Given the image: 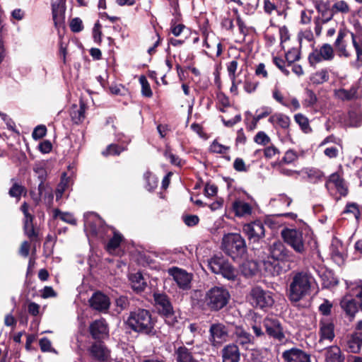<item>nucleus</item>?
<instances>
[{"label":"nucleus","instance_id":"1","mask_svg":"<svg viewBox=\"0 0 362 362\" xmlns=\"http://www.w3.org/2000/svg\"><path fill=\"white\" fill-rule=\"evenodd\" d=\"M269 251L273 261L264 260L262 262L267 275L279 276L289 269L288 266L285 268L281 264L284 262L292 261L293 254L286 247L283 243L275 241L270 246Z\"/></svg>","mask_w":362,"mask_h":362},{"label":"nucleus","instance_id":"2","mask_svg":"<svg viewBox=\"0 0 362 362\" xmlns=\"http://www.w3.org/2000/svg\"><path fill=\"white\" fill-rule=\"evenodd\" d=\"M156 322V319L148 310L137 308L129 313L125 325L134 332L153 337L157 333L155 328Z\"/></svg>","mask_w":362,"mask_h":362},{"label":"nucleus","instance_id":"3","mask_svg":"<svg viewBox=\"0 0 362 362\" xmlns=\"http://www.w3.org/2000/svg\"><path fill=\"white\" fill-rule=\"evenodd\" d=\"M315 280L312 274L306 270L294 271L291 274L288 289V297L297 303L309 295Z\"/></svg>","mask_w":362,"mask_h":362},{"label":"nucleus","instance_id":"4","mask_svg":"<svg viewBox=\"0 0 362 362\" xmlns=\"http://www.w3.org/2000/svg\"><path fill=\"white\" fill-rule=\"evenodd\" d=\"M230 299V294L227 288L215 286L206 292L204 303L210 311L217 312L226 307Z\"/></svg>","mask_w":362,"mask_h":362},{"label":"nucleus","instance_id":"5","mask_svg":"<svg viewBox=\"0 0 362 362\" xmlns=\"http://www.w3.org/2000/svg\"><path fill=\"white\" fill-rule=\"evenodd\" d=\"M340 306L346 315L352 320L359 308H362V285L352 284L349 287V295L341 300Z\"/></svg>","mask_w":362,"mask_h":362},{"label":"nucleus","instance_id":"6","mask_svg":"<svg viewBox=\"0 0 362 362\" xmlns=\"http://www.w3.org/2000/svg\"><path fill=\"white\" fill-rule=\"evenodd\" d=\"M222 248L233 259L242 257L247 252L245 239L239 233H228L223 236Z\"/></svg>","mask_w":362,"mask_h":362},{"label":"nucleus","instance_id":"7","mask_svg":"<svg viewBox=\"0 0 362 362\" xmlns=\"http://www.w3.org/2000/svg\"><path fill=\"white\" fill-rule=\"evenodd\" d=\"M153 298L158 313L164 318L168 325L174 326L177 320L170 297L164 293L156 291L153 293Z\"/></svg>","mask_w":362,"mask_h":362},{"label":"nucleus","instance_id":"8","mask_svg":"<svg viewBox=\"0 0 362 362\" xmlns=\"http://www.w3.org/2000/svg\"><path fill=\"white\" fill-rule=\"evenodd\" d=\"M249 300L253 307L262 310L272 308L274 303L272 292L264 290L259 286L252 288L249 293Z\"/></svg>","mask_w":362,"mask_h":362},{"label":"nucleus","instance_id":"9","mask_svg":"<svg viewBox=\"0 0 362 362\" xmlns=\"http://www.w3.org/2000/svg\"><path fill=\"white\" fill-rule=\"evenodd\" d=\"M285 243L289 245L293 250L300 255L307 251V245L303 238L302 231L297 229L284 228L281 233Z\"/></svg>","mask_w":362,"mask_h":362},{"label":"nucleus","instance_id":"10","mask_svg":"<svg viewBox=\"0 0 362 362\" xmlns=\"http://www.w3.org/2000/svg\"><path fill=\"white\" fill-rule=\"evenodd\" d=\"M209 266L212 272L221 274L228 280L234 281L237 276V272L234 267L222 257H212L209 262Z\"/></svg>","mask_w":362,"mask_h":362},{"label":"nucleus","instance_id":"11","mask_svg":"<svg viewBox=\"0 0 362 362\" xmlns=\"http://www.w3.org/2000/svg\"><path fill=\"white\" fill-rule=\"evenodd\" d=\"M325 187L331 194L335 196L336 200L345 197L348 193L345 180L339 173H334L329 176L325 182Z\"/></svg>","mask_w":362,"mask_h":362},{"label":"nucleus","instance_id":"12","mask_svg":"<svg viewBox=\"0 0 362 362\" xmlns=\"http://www.w3.org/2000/svg\"><path fill=\"white\" fill-rule=\"evenodd\" d=\"M168 273L176 282L179 288L187 291L191 288L193 274L189 273L183 269L177 267H173L168 269Z\"/></svg>","mask_w":362,"mask_h":362},{"label":"nucleus","instance_id":"13","mask_svg":"<svg viewBox=\"0 0 362 362\" xmlns=\"http://www.w3.org/2000/svg\"><path fill=\"white\" fill-rule=\"evenodd\" d=\"M209 340L214 346H217L226 341L228 330L225 325L221 322L213 323L209 327Z\"/></svg>","mask_w":362,"mask_h":362},{"label":"nucleus","instance_id":"14","mask_svg":"<svg viewBox=\"0 0 362 362\" xmlns=\"http://www.w3.org/2000/svg\"><path fill=\"white\" fill-rule=\"evenodd\" d=\"M334 57L332 46L328 43L323 44L319 49H315L308 56L310 64L313 66L322 61H331Z\"/></svg>","mask_w":362,"mask_h":362},{"label":"nucleus","instance_id":"15","mask_svg":"<svg viewBox=\"0 0 362 362\" xmlns=\"http://www.w3.org/2000/svg\"><path fill=\"white\" fill-rule=\"evenodd\" d=\"M243 233L247 236L250 241L256 243L264 238L265 229L260 220L246 223L243 227Z\"/></svg>","mask_w":362,"mask_h":362},{"label":"nucleus","instance_id":"16","mask_svg":"<svg viewBox=\"0 0 362 362\" xmlns=\"http://www.w3.org/2000/svg\"><path fill=\"white\" fill-rule=\"evenodd\" d=\"M263 326L266 333L270 337L281 342L285 339L283 327L279 320L273 317H266L263 320Z\"/></svg>","mask_w":362,"mask_h":362},{"label":"nucleus","instance_id":"17","mask_svg":"<svg viewBox=\"0 0 362 362\" xmlns=\"http://www.w3.org/2000/svg\"><path fill=\"white\" fill-rule=\"evenodd\" d=\"M89 332L93 339L100 341L109 336L108 325L104 319L95 320L90 325Z\"/></svg>","mask_w":362,"mask_h":362},{"label":"nucleus","instance_id":"18","mask_svg":"<svg viewBox=\"0 0 362 362\" xmlns=\"http://www.w3.org/2000/svg\"><path fill=\"white\" fill-rule=\"evenodd\" d=\"M89 302L90 307L99 312L106 313L110 305L109 297L100 291L94 293Z\"/></svg>","mask_w":362,"mask_h":362},{"label":"nucleus","instance_id":"19","mask_svg":"<svg viewBox=\"0 0 362 362\" xmlns=\"http://www.w3.org/2000/svg\"><path fill=\"white\" fill-rule=\"evenodd\" d=\"M65 0H52V18L55 27H61L65 19Z\"/></svg>","mask_w":362,"mask_h":362},{"label":"nucleus","instance_id":"20","mask_svg":"<svg viewBox=\"0 0 362 362\" xmlns=\"http://www.w3.org/2000/svg\"><path fill=\"white\" fill-rule=\"evenodd\" d=\"M108 230H111L112 231L113 237L110 238V240L107 243V249L109 251L115 250L119 246L122 240V235L119 233H118L115 228L107 226L105 224H102L99 227L98 230L95 231V234L103 237V235Z\"/></svg>","mask_w":362,"mask_h":362},{"label":"nucleus","instance_id":"21","mask_svg":"<svg viewBox=\"0 0 362 362\" xmlns=\"http://www.w3.org/2000/svg\"><path fill=\"white\" fill-rule=\"evenodd\" d=\"M222 362H240L241 354L238 346L235 343H230L222 349Z\"/></svg>","mask_w":362,"mask_h":362},{"label":"nucleus","instance_id":"22","mask_svg":"<svg viewBox=\"0 0 362 362\" xmlns=\"http://www.w3.org/2000/svg\"><path fill=\"white\" fill-rule=\"evenodd\" d=\"M362 329V320L357 323V332L351 334L347 341V351L351 353L357 354L360 351L362 346V332L360 330Z\"/></svg>","mask_w":362,"mask_h":362},{"label":"nucleus","instance_id":"23","mask_svg":"<svg viewBox=\"0 0 362 362\" xmlns=\"http://www.w3.org/2000/svg\"><path fill=\"white\" fill-rule=\"evenodd\" d=\"M174 357L175 362H199L192 349L183 344L175 346Z\"/></svg>","mask_w":362,"mask_h":362},{"label":"nucleus","instance_id":"24","mask_svg":"<svg viewBox=\"0 0 362 362\" xmlns=\"http://www.w3.org/2000/svg\"><path fill=\"white\" fill-rule=\"evenodd\" d=\"M282 358L286 362H310V355L297 348L286 350L282 354Z\"/></svg>","mask_w":362,"mask_h":362},{"label":"nucleus","instance_id":"25","mask_svg":"<svg viewBox=\"0 0 362 362\" xmlns=\"http://www.w3.org/2000/svg\"><path fill=\"white\" fill-rule=\"evenodd\" d=\"M88 351L93 358L99 361H105L110 356L109 350L100 341L94 342Z\"/></svg>","mask_w":362,"mask_h":362},{"label":"nucleus","instance_id":"26","mask_svg":"<svg viewBox=\"0 0 362 362\" xmlns=\"http://www.w3.org/2000/svg\"><path fill=\"white\" fill-rule=\"evenodd\" d=\"M233 336L237 345L239 344L243 348L248 349L250 344L254 343V337L242 327L236 326L233 331Z\"/></svg>","mask_w":362,"mask_h":362},{"label":"nucleus","instance_id":"27","mask_svg":"<svg viewBox=\"0 0 362 362\" xmlns=\"http://www.w3.org/2000/svg\"><path fill=\"white\" fill-rule=\"evenodd\" d=\"M86 108L87 105L82 100L79 101V106L72 105L70 110V117L74 123L78 124L83 122L86 117Z\"/></svg>","mask_w":362,"mask_h":362},{"label":"nucleus","instance_id":"28","mask_svg":"<svg viewBox=\"0 0 362 362\" xmlns=\"http://www.w3.org/2000/svg\"><path fill=\"white\" fill-rule=\"evenodd\" d=\"M349 32L346 29H340L337 33V37L334 43L336 50L339 52V55L348 57L349 52L346 50V43L345 37H347Z\"/></svg>","mask_w":362,"mask_h":362},{"label":"nucleus","instance_id":"29","mask_svg":"<svg viewBox=\"0 0 362 362\" xmlns=\"http://www.w3.org/2000/svg\"><path fill=\"white\" fill-rule=\"evenodd\" d=\"M358 85H354L349 90L339 88L334 90V95L341 100H352L358 98Z\"/></svg>","mask_w":362,"mask_h":362},{"label":"nucleus","instance_id":"30","mask_svg":"<svg viewBox=\"0 0 362 362\" xmlns=\"http://www.w3.org/2000/svg\"><path fill=\"white\" fill-rule=\"evenodd\" d=\"M325 362H344V356L337 346H331L325 350Z\"/></svg>","mask_w":362,"mask_h":362},{"label":"nucleus","instance_id":"31","mask_svg":"<svg viewBox=\"0 0 362 362\" xmlns=\"http://www.w3.org/2000/svg\"><path fill=\"white\" fill-rule=\"evenodd\" d=\"M334 325L331 322L320 321V334L321 343L323 340L327 339L332 341L334 338Z\"/></svg>","mask_w":362,"mask_h":362},{"label":"nucleus","instance_id":"32","mask_svg":"<svg viewBox=\"0 0 362 362\" xmlns=\"http://www.w3.org/2000/svg\"><path fill=\"white\" fill-rule=\"evenodd\" d=\"M232 209L235 216L238 217L250 215L252 211V208L250 204L240 199L233 202Z\"/></svg>","mask_w":362,"mask_h":362},{"label":"nucleus","instance_id":"33","mask_svg":"<svg viewBox=\"0 0 362 362\" xmlns=\"http://www.w3.org/2000/svg\"><path fill=\"white\" fill-rule=\"evenodd\" d=\"M33 219V216L25 218L23 221V230L25 235L28 236L31 242H37L39 241L38 233L35 230Z\"/></svg>","mask_w":362,"mask_h":362},{"label":"nucleus","instance_id":"34","mask_svg":"<svg viewBox=\"0 0 362 362\" xmlns=\"http://www.w3.org/2000/svg\"><path fill=\"white\" fill-rule=\"evenodd\" d=\"M240 271L245 277H252L258 272V264L255 261H245L240 265Z\"/></svg>","mask_w":362,"mask_h":362},{"label":"nucleus","instance_id":"35","mask_svg":"<svg viewBox=\"0 0 362 362\" xmlns=\"http://www.w3.org/2000/svg\"><path fill=\"white\" fill-rule=\"evenodd\" d=\"M129 280L131 281L132 288L136 292L143 291L146 286V282L140 272L131 274Z\"/></svg>","mask_w":362,"mask_h":362},{"label":"nucleus","instance_id":"36","mask_svg":"<svg viewBox=\"0 0 362 362\" xmlns=\"http://www.w3.org/2000/svg\"><path fill=\"white\" fill-rule=\"evenodd\" d=\"M269 122L273 124H276L282 129H287L290 125V118L284 114L276 113L272 115Z\"/></svg>","mask_w":362,"mask_h":362},{"label":"nucleus","instance_id":"37","mask_svg":"<svg viewBox=\"0 0 362 362\" xmlns=\"http://www.w3.org/2000/svg\"><path fill=\"white\" fill-rule=\"evenodd\" d=\"M294 119L304 133L309 134L312 132V128L310 126L308 117L301 113H298L294 116Z\"/></svg>","mask_w":362,"mask_h":362},{"label":"nucleus","instance_id":"38","mask_svg":"<svg viewBox=\"0 0 362 362\" xmlns=\"http://www.w3.org/2000/svg\"><path fill=\"white\" fill-rule=\"evenodd\" d=\"M351 38H352V43H353V45L356 49V54H357V62H356L354 63V66L358 69H359L360 67H361V64L360 63L358 62V61L360 60V57H361V55L362 54V49L360 47V42H361V36L360 35H357V34H354L353 33H351Z\"/></svg>","mask_w":362,"mask_h":362},{"label":"nucleus","instance_id":"39","mask_svg":"<svg viewBox=\"0 0 362 362\" xmlns=\"http://www.w3.org/2000/svg\"><path fill=\"white\" fill-rule=\"evenodd\" d=\"M23 193H26V189L25 187L17 182H14L8 191V194L11 197H15L17 199H20L21 195Z\"/></svg>","mask_w":362,"mask_h":362},{"label":"nucleus","instance_id":"40","mask_svg":"<svg viewBox=\"0 0 362 362\" xmlns=\"http://www.w3.org/2000/svg\"><path fill=\"white\" fill-rule=\"evenodd\" d=\"M144 179L146 182V188L148 191H152L156 188L158 185V180L152 173L147 171L144 175Z\"/></svg>","mask_w":362,"mask_h":362},{"label":"nucleus","instance_id":"41","mask_svg":"<svg viewBox=\"0 0 362 362\" xmlns=\"http://www.w3.org/2000/svg\"><path fill=\"white\" fill-rule=\"evenodd\" d=\"M349 122L350 126L358 127L361 124V115L355 110H350L349 112Z\"/></svg>","mask_w":362,"mask_h":362},{"label":"nucleus","instance_id":"42","mask_svg":"<svg viewBox=\"0 0 362 362\" xmlns=\"http://www.w3.org/2000/svg\"><path fill=\"white\" fill-rule=\"evenodd\" d=\"M124 151V148L117 144H110L107 146L106 149L103 151V155L105 156H118L122 151Z\"/></svg>","mask_w":362,"mask_h":362},{"label":"nucleus","instance_id":"43","mask_svg":"<svg viewBox=\"0 0 362 362\" xmlns=\"http://www.w3.org/2000/svg\"><path fill=\"white\" fill-rule=\"evenodd\" d=\"M314 83L321 84L329 80L328 71L326 69H322L316 72L313 76Z\"/></svg>","mask_w":362,"mask_h":362},{"label":"nucleus","instance_id":"44","mask_svg":"<svg viewBox=\"0 0 362 362\" xmlns=\"http://www.w3.org/2000/svg\"><path fill=\"white\" fill-rule=\"evenodd\" d=\"M54 217L59 216L60 218L66 223H70L71 225L76 224V218L73 216L72 214L69 213H62L57 209L54 211Z\"/></svg>","mask_w":362,"mask_h":362},{"label":"nucleus","instance_id":"45","mask_svg":"<svg viewBox=\"0 0 362 362\" xmlns=\"http://www.w3.org/2000/svg\"><path fill=\"white\" fill-rule=\"evenodd\" d=\"M139 82L141 86V93L144 96L150 98L152 96L153 93L151 89L150 85L145 76L142 75L139 77Z\"/></svg>","mask_w":362,"mask_h":362},{"label":"nucleus","instance_id":"46","mask_svg":"<svg viewBox=\"0 0 362 362\" xmlns=\"http://www.w3.org/2000/svg\"><path fill=\"white\" fill-rule=\"evenodd\" d=\"M44 182H40V184L38 185V188H37L38 194L35 196H33V199L34 200V202H35L36 204H37L40 202V201L41 200L44 192H45V195L48 194V196L50 199L53 198V195L51 192H46V186Z\"/></svg>","mask_w":362,"mask_h":362},{"label":"nucleus","instance_id":"47","mask_svg":"<svg viewBox=\"0 0 362 362\" xmlns=\"http://www.w3.org/2000/svg\"><path fill=\"white\" fill-rule=\"evenodd\" d=\"M286 62L288 66L300 59V52L295 48L288 50L285 54Z\"/></svg>","mask_w":362,"mask_h":362},{"label":"nucleus","instance_id":"48","mask_svg":"<svg viewBox=\"0 0 362 362\" xmlns=\"http://www.w3.org/2000/svg\"><path fill=\"white\" fill-rule=\"evenodd\" d=\"M306 98L303 101V105L306 107H312L316 104L317 98L315 93L310 89L305 90Z\"/></svg>","mask_w":362,"mask_h":362},{"label":"nucleus","instance_id":"49","mask_svg":"<svg viewBox=\"0 0 362 362\" xmlns=\"http://www.w3.org/2000/svg\"><path fill=\"white\" fill-rule=\"evenodd\" d=\"M344 214H352L356 221H358L361 216V212L358 206L355 203L348 204L344 211Z\"/></svg>","mask_w":362,"mask_h":362},{"label":"nucleus","instance_id":"50","mask_svg":"<svg viewBox=\"0 0 362 362\" xmlns=\"http://www.w3.org/2000/svg\"><path fill=\"white\" fill-rule=\"evenodd\" d=\"M69 27L73 33H79L83 29V22L80 18H74L70 22Z\"/></svg>","mask_w":362,"mask_h":362},{"label":"nucleus","instance_id":"51","mask_svg":"<svg viewBox=\"0 0 362 362\" xmlns=\"http://www.w3.org/2000/svg\"><path fill=\"white\" fill-rule=\"evenodd\" d=\"M47 132V128L45 125L37 126L32 134V136L35 140H38L44 137Z\"/></svg>","mask_w":362,"mask_h":362},{"label":"nucleus","instance_id":"52","mask_svg":"<svg viewBox=\"0 0 362 362\" xmlns=\"http://www.w3.org/2000/svg\"><path fill=\"white\" fill-rule=\"evenodd\" d=\"M255 142L261 145H267L270 142V138L264 132H259L254 138Z\"/></svg>","mask_w":362,"mask_h":362},{"label":"nucleus","instance_id":"53","mask_svg":"<svg viewBox=\"0 0 362 362\" xmlns=\"http://www.w3.org/2000/svg\"><path fill=\"white\" fill-rule=\"evenodd\" d=\"M332 306V303L329 300L325 299L319 306V311L322 315L327 316L330 315Z\"/></svg>","mask_w":362,"mask_h":362},{"label":"nucleus","instance_id":"54","mask_svg":"<svg viewBox=\"0 0 362 362\" xmlns=\"http://www.w3.org/2000/svg\"><path fill=\"white\" fill-rule=\"evenodd\" d=\"M273 63L284 73L286 76H288L290 71L286 69L285 63L286 62L279 57H273Z\"/></svg>","mask_w":362,"mask_h":362},{"label":"nucleus","instance_id":"55","mask_svg":"<svg viewBox=\"0 0 362 362\" xmlns=\"http://www.w3.org/2000/svg\"><path fill=\"white\" fill-rule=\"evenodd\" d=\"M238 63L236 60H233L227 65V70L228 72L230 80H235L236 75L235 72L238 68Z\"/></svg>","mask_w":362,"mask_h":362},{"label":"nucleus","instance_id":"56","mask_svg":"<svg viewBox=\"0 0 362 362\" xmlns=\"http://www.w3.org/2000/svg\"><path fill=\"white\" fill-rule=\"evenodd\" d=\"M184 223L187 226H194L199 221V217L197 215H187L182 217Z\"/></svg>","mask_w":362,"mask_h":362},{"label":"nucleus","instance_id":"57","mask_svg":"<svg viewBox=\"0 0 362 362\" xmlns=\"http://www.w3.org/2000/svg\"><path fill=\"white\" fill-rule=\"evenodd\" d=\"M164 156L165 158L170 160L171 164L180 166L181 165V159L176 155L172 153L170 151L166 150L164 153Z\"/></svg>","mask_w":362,"mask_h":362},{"label":"nucleus","instance_id":"58","mask_svg":"<svg viewBox=\"0 0 362 362\" xmlns=\"http://www.w3.org/2000/svg\"><path fill=\"white\" fill-rule=\"evenodd\" d=\"M228 148L229 147L220 144L216 141H214L211 146V151L220 154L225 153Z\"/></svg>","mask_w":362,"mask_h":362},{"label":"nucleus","instance_id":"59","mask_svg":"<svg viewBox=\"0 0 362 362\" xmlns=\"http://www.w3.org/2000/svg\"><path fill=\"white\" fill-rule=\"evenodd\" d=\"M40 347L42 351H52V343L47 337L42 338L39 341Z\"/></svg>","mask_w":362,"mask_h":362},{"label":"nucleus","instance_id":"60","mask_svg":"<svg viewBox=\"0 0 362 362\" xmlns=\"http://www.w3.org/2000/svg\"><path fill=\"white\" fill-rule=\"evenodd\" d=\"M233 168L238 172H247V168L245 166V162L242 158H237L233 163Z\"/></svg>","mask_w":362,"mask_h":362},{"label":"nucleus","instance_id":"61","mask_svg":"<svg viewBox=\"0 0 362 362\" xmlns=\"http://www.w3.org/2000/svg\"><path fill=\"white\" fill-rule=\"evenodd\" d=\"M33 170L37 175L40 182L45 181L46 177H47V172H46V170L43 167H42L40 165H35L33 168Z\"/></svg>","mask_w":362,"mask_h":362},{"label":"nucleus","instance_id":"62","mask_svg":"<svg viewBox=\"0 0 362 362\" xmlns=\"http://www.w3.org/2000/svg\"><path fill=\"white\" fill-rule=\"evenodd\" d=\"M296 153L293 150H288L286 152L282 161L285 163H291L297 158Z\"/></svg>","mask_w":362,"mask_h":362},{"label":"nucleus","instance_id":"63","mask_svg":"<svg viewBox=\"0 0 362 362\" xmlns=\"http://www.w3.org/2000/svg\"><path fill=\"white\" fill-rule=\"evenodd\" d=\"M333 9L342 13L349 11V6L344 1H338L333 5Z\"/></svg>","mask_w":362,"mask_h":362},{"label":"nucleus","instance_id":"64","mask_svg":"<svg viewBox=\"0 0 362 362\" xmlns=\"http://www.w3.org/2000/svg\"><path fill=\"white\" fill-rule=\"evenodd\" d=\"M116 305L121 310L127 309L129 306V302L126 296H120L116 299Z\"/></svg>","mask_w":362,"mask_h":362}]
</instances>
